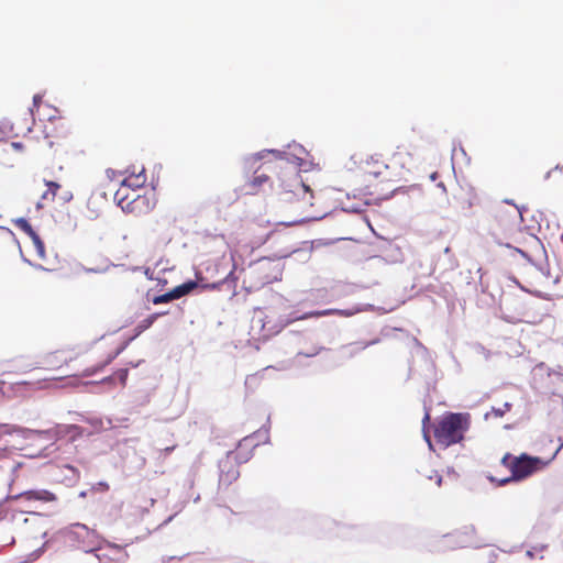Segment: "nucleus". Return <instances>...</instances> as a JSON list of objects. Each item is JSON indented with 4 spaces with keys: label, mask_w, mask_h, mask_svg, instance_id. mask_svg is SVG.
<instances>
[{
    "label": "nucleus",
    "mask_w": 563,
    "mask_h": 563,
    "mask_svg": "<svg viewBox=\"0 0 563 563\" xmlns=\"http://www.w3.org/2000/svg\"><path fill=\"white\" fill-rule=\"evenodd\" d=\"M47 189L42 195V200L54 201L57 191L60 189V185L55 181H45Z\"/></svg>",
    "instance_id": "19"
},
{
    "label": "nucleus",
    "mask_w": 563,
    "mask_h": 563,
    "mask_svg": "<svg viewBox=\"0 0 563 563\" xmlns=\"http://www.w3.org/2000/svg\"><path fill=\"white\" fill-rule=\"evenodd\" d=\"M427 420H429V415H428V413H426V416H424L423 423H424Z\"/></svg>",
    "instance_id": "39"
},
{
    "label": "nucleus",
    "mask_w": 563,
    "mask_h": 563,
    "mask_svg": "<svg viewBox=\"0 0 563 563\" xmlns=\"http://www.w3.org/2000/svg\"><path fill=\"white\" fill-rule=\"evenodd\" d=\"M273 172L277 175L276 194L284 205H294L295 210L300 216V221L312 218L308 213L309 208L313 206V194L311 189L302 183L299 173L294 167L285 166L274 167Z\"/></svg>",
    "instance_id": "1"
},
{
    "label": "nucleus",
    "mask_w": 563,
    "mask_h": 563,
    "mask_svg": "<svg viewBox=\"0 0 563 563\" xmlns=\"http://www.w3.org/2000/svg\"><path fill=\"white\" fill-rule=\"evenodd\" d=\"M199 496L195 497V503H197L199 500Z\"/></svg>",
    "instance_id": "43"
},
{
    "label": "nucleus",
    "mask_w": 563,
    "mask_h": 563,
    "mask_svg": "<svg viewBox=\"0 0 563 563\" xmlns=\"http://www.w3.org/2000/svg\"><path fill=\"white\" fill-rule=\"evenodd\" d=\"M332 313H338L343 317H350V316L354 314L355 311L354 310L327 309V310H320V311H312V312L306 313L305 316L297 317L296 319H306V318H310V317H322V316H328V314H332Z\"/></svg>",
    "instance_id": "15"
},
{
    "label": "nucleus",
    "mask_w": 563,
    "mask_h": 563,
    "mask_svg": "<svg viewBox=\"0 0 563 563\" xmlns=\"http://www.w3.org/2000/svg\"><path fill=\"white\" fill-rule=\"evenodd\" d=\"M41 102V97L38 95H35L33 97V103L34 106H38V103Z\"/></svg>",
    "instance_id": "33"
},
{
    "label": "nucleus",
    "mask_w": 563,
    "mask_h": 563,
    "mask_svg": "<svg viewBox=\"0 0 563 563\" xmlns=\"http://www.w3.org/2000/svg\"><path fill=\"white\" fill-rule=\"evenodd\" d=\"M48 454L46 453H41L40 456H44V457H47Z\"/></svg>",
    "instance_id": "42"
},
{
    "label": "nucleus",
    "mask_w": 563,
    "mask_h": 563,
    "mask_svg": "<svg viewBox=\"0 0 563 563\" xmlns=\"http://www.w3.org/2000/svg\"><path fill=\"white\" fill-rule=\"evenodd\" d=\"M88 422L91 423L97 429H108L112 427V421L109 418L106 419V422L103 421V419L99 418H91L88 420Z\"/></svg>",
    "instance_id": "21"
},
{
    "label": "nucleus",
    "mask_w": 563,
    "mask_h": 563,
    "mask_svg": "<svg viewBox=\"0 0 563 563\" xmlns=\"http://www.w3.org/2000/svg\"><path fill=\"white\" fill-rule=\"evenodd\" d=\"M59 471L62 475L56 476V479L60 483L67 486H73L79 481V472L75 467L70 465H64L59 468Z\"/></svg>",
    "instance_id": "12"
},
{
    "label": "nucleus",
    "mask_w": 563,
    "mask_h": 563,
    "mask_svg": "<svg viewBox=\"0 0 563 563\" xmlns=\"http://www.w3.org/2000/svg\"><path fill=\"white\" fill-rule=\"evenodd\" d=\"M464 191L465 197L459 199L460 207L462 209H471L473 206L478 203V197L474 192L473 188H467L466 190L462 189Z\"/></svg>",
    "instance_id": "16"
},
{
    "label": "nucleus",
    "mask_w": 563,
    "mask_h": 563,
    "mask_svg": "<svg viewBox=\"0 0 563 563\" xmlns=\"http://www.w3.org/2000/svg\"><path fill=\"white\" fill-rule=\"evenodd\" d=\"M147 180L145 169L142 168L139 173H133L125 177L121 183V188L125 191V188H132L133 190L139 189L145 185Z\"/></svg>",
    "instance_id": "11"
},
{
    "label": "nucleus",
    "mask_w": 563,
    "mask_h": 563,
    "mask_svg": "<svg viewBox=\"0 0 563 563\" xmlns=\"http://www.w3.org/2000/svg\"><path fill=\"white\" fill-rule=\"evenodd\" d=\"M225 466H227V463L220 464V468H221L220 483L229 485L239 477V472L236 468L232 467L227 473H224Z\"/></svg>",
    "instance_id": "18"
},
{
    "label": "nucleus",
    "mask_w": 563,
    "mask_h": 563,
    "mask_svg": "<svg viewBox=\"0 0 563 563\" xmlns=\"http://www.w3.org/2000/svg\"><path fill=\"white\" fill-rule=\"evenodd\" d=\"M173 450H174V448H173V446H172V448H166V449H165V452L168 454V453H170Z\"/></svg>",
    "instance_id": "36"
},
{
    "label": "nucleus",
    "mask_w": 563,
    "mask_h": 563,
    "mask_svg": "<svg viewBox=\"0 0 563 563\" xmlns=\"http://www.w3.org/2000/svg\"><path fill=\"white\" fill-rule=\"evenodd\" d=\"M238 459L240 460V462H246L249 457L247 456H245V457L238 456Z\"/></svg>",
    "instance_id": "35"
},
{
    "label": "nucleus",
    "mask_w": 563,
    "mask_h": 563,
    "mask_svg": "<svg viewBox=\"0 0 563 563\" xmlns=\"http://www.w3.org/2000/svg\"><path fill=\"white\" fill-rule=\"evenodd\" d=\"M69 540L77 542L78 547L86 552L96 550L99 545V537L95 530L84 523H73L65 530Z\"/></svg>",
    "instance_id": "5"
},
{
    "label": "nucleus",
    "mask_w": 563,
    "mask_h": 563,
    "mask_svg": "<svg viewBox=\"0 0 563 563\" xmlns=\"http://www.w3.org/2000/svg\"><path fill=\"white\" fill-rule=\"evenodd\" d=\"M435 176H437V173H433V174L431 175V178H432V179H435Z\"/></svg>",
    "instance_id": "41"
},
{
    "label": "nucleus",
    "mask_w": 563,
    "mask_h": 563,
    "mask_svg": "<svg viewBox=\"0 0 563 563\" xmlns=\"http://www.w3.org/2000/svg\"><path fill=\"white\" fill-rule=\"evenodd\" d=\"M64 136H65V133L57 135L56 139L59 140V139H63Z\"/></svg>",
    "instance_id": "38"
},
{
    "label": "nucleus",
    "mask_w": 563,
    "mask_h": 563,
    "mask_svg": "<svg viewBox=\"0 0 563 563\" xmlns=\"http://www.w3.org/2000/svg\"><path fill=\"white\" fill-rule=\"evenodd\" d=\"M79 496H80V497H85V496H86V493H85V492H81V493L79 494Z\"/></svg>",
    "instance_id": "40"
},
{
    "label": "nucleus",
    "mask_w": 563,
    "mask_h": 563,
    "mask_svg": "<svg viewBox=\"0 0 563 563\" xmlns=\"http://www.w3.org/2000/svg\"><path fill=\"white\" fill-rule=\"evenodd\" d=\"M70 194H67L65 197H64V200H69L70 199Z\"/></svg>",
    "instance_id": "37"
},
{
    "label": "nucleus",
    "mask_w": 563,
    "mask_h": 563,
    "mask_svg": "<svg viewBox=\"0 0 563 563\" xmlns=\"http://www.w3.org/2000/svg\"><path fill=\"white\" fill-rule=\"evenodd\" d=\"M262 321H263V320H262V318H261V317H254V318H253V320H252V322H253V327H254L255 324H261V327H262V328H264V324H262Z\"/></svg>",
    "instance_id": "31"
},
{
    "label": "nucleus",
    "mask_w": 563,
    "mask_h": 563,
    "mask_svg": "<svg viewBox=\"0 0 563 563\" xmlns=\"http://www.w3.org/2000/svg\"><path fill=\"white\" fill-rule=\"evenodd\" d=\"M16 498H21L27 501H42V503H53L57 500V497L54 493L47 489H31L21 493Z\"/></svg>",
    "instance_id": "10"
},
{
    "label": "nucleus",
    "mask_w": 563,
    "mask_h": 563,
    "mask_svg": "<svg viewBox=\"0 0 563 563\" xmlns=\"http://www.w3.org/2000/svg\"><path fill=\"white\" fill-rule=\"evenodd\" d=\"M374 342L368 343H352L349 345H344L341 349V353L345 357H353L355 354L361 352L362 350L366 349L368 345L373 344Z\"/></svg>",
    "instance_id": "17"
},
{
    "label": "nucleus",
    "mask_w": 563,
    "mask_h": 563,
    "mask_svg": "<svg viewBox=\"0 0 563 563\" xmlns=\"http://www.w3.org/2000/svg\"><path fill=\"white\" fill-rule=\"evenodd\" d=\"M250 445H253V446H256V445H257V443H256V444H254V443H253V437H246V438H244V439L240 442L239 448H240V449H242V448H244V446H250Z\"/></svg>",
    "instance_id": "27"
},
{
    "label": "nucleus",
    "mask_w": 563,
    "mask_h": 563,
    "mask_svg": "<svg viewBox=\"0 0 563 563\" xmlns=\"http://www.w3.org/2000/svg\"><path fill=\"white\" fill-rule=\"evenodd\" d=\"M435 482H437V485L440 486L442 483V476L435 474Z\"/></svg>",
    "instance_id": "34"
},
{
    "label": "nucleus",
    "mask_w": 563,
    "mask_h": 563,
    "mask_svg": "<svg viewBox=\"0 0 563 563\" xmlns=\"http://www.w3.org/2000/svg\"><path fill=\"white\" fill-rule=\"evenodd\" d=\"M200 284H180L179 286L175 287L174 289L163 294L151 297V292L148 291L146 294L147 300H151L154 305H161L170 302L175 299H179L183 296L189 294L192 289L198 287ZM203 288H211L214 289L217 284H201Z\"/></svg>",
    "instance_id": "6"
},
{
    "label": "nucleus",
    "mask_w": 563,
    "mask_h": 563,
    "mask_svg": "<svg viewBox=\"0 0 563 563\" xmlns=\"http://www.w3.org/2000/svg\"><path fill=\"white\" fill-rule=\"evenodd\" d=\"M58 124H62V122H59V121H58V122H51V123H49V125H46V126H45V133H46L45 139L47 140V144H48V146H51V147H52L56 142H55V141H53V140H49V136H51L49 131L55 130V129L57 128V125H58Z\"/></svg>",
    "instance_id": "22"
},
{
    "label": "nucleus",
    "mask_w": 563,
    "mask_h": 563,
    "mask_svg": "<svg viewBox=\"0 0 563 563\" xmlns=\"http://www.w3.org/2000/svg\"><path fill=\"white\" fill-rule=\"evenodd\" d=\"M549 462L550 461H544L537 456H530L526 453H522L519 456H512L507 453L501 459V464L510 470L511 476L503 479L500 484L504 485L510 482L522 481L536 472L543 470Z\"/></svg>",
    "instance_id": "2"
},
{
    "label": "nucleus",
    "mask_w": 563,
    "mask_h": 563,
    "mask_svg": "<svg viewBox=\"0 0 563 563\" xmlns=\"http://www.w3.org/2000/svg\"><path fill=\"white\" fill-rule=\"evenodd\" d=\"M271 177L266 174H257L245 185L246 194L255 195L262 188L264 184L269 181Z\"/></svg>",
    "instance_id": "13"
},
{
    "label": "nucleus",
    "mask_w": 563,
    "mask_h": 563,
    "mask_svg": "<svg viewBox=\"0 0 563 563\" xmlns=\"http://www.w3.org/2000/svg\"><path fill=\"white\" fill-rule=\"evenodd\" d=\"M320 351H321V347L320 349H314L313 351H311L309 353H305L303 355L307 356V357H311V356L317 355Z\"/></svg>",
    "instance_id": "32"
},
{
    "label": "nucleus",
    "mask_w": 563,
    "mask_h": 563,
    "mask_svg": "<svg viewBox=\"0 0 563 563\" xmlns=\"http://www.w3.org/2000/svg\"><path fill=\"white\" fill-rule=\"evenodd\" d=\"M166 313H167L166 311L155 312V313L150 314L147 318L143 319L142 321H140L139 324L135 327V334L133 338H131V340L139 336L142 332H144L145 330L151 328L153 325V323L157 320L158 317L164 316Z\"/></svg>",
    "instance_id": "14"
},
{
    "label": "nucleus",
    "mask_w": 563,
    "mask_h": 563,
    "mask_svg": "<svg viewBox=\"0 0 563 563\" xmlns=\"http://www.w3.org/2000/svg\"><path fill=\"white\" fill-rule=\"evenodd\" d=\"M128 373H129V372H128V369H126V368H122V369H120V371L117 373V376H118V378L120 379V382H121L122 384H125V380H126V378H128Z\"/></svg>",
    "instance_id": "28"
},
{
    "label": "nucleus",
    "mask_w": 563,
    "mask_h": 563,
    "mask_svg": "<svg viewBox=\"0 0 563 563\" xmlns=\"http://www.w3.org/2000/svg\"><path fill=\"white\" fill-rule=\"evenodd\" d=\"M510 409V404H504L503 408H493V412L496 417H503L506 411Z\"/></svg>",
    "instance_id": "25"
},
{
    "label": "nucleus",
    "mask_w": 563,
    "mask_h": 563,
    "mask_svg": "<svg viewBox=\"0 0 563 563\" xmlns=\"http://www.w3.org/2000/svg\"><path fill=\"white\" fill-rule=\"evenodd\" d=\"M517 285L519 286L520 290H522V291L536 295L539 298L548 299L547 295L540 290L532 289L530 287H526L523 284H517Z\"/></svg>",
    "instance_id": "23"
},
{
    "label": "nucleus",
    "mask_w": 563,
    "mask_h": 563,
    "mask_svg": "<svg viewBox=\"0 0 563 563\" xmlns=\"http://www.w3.org/2000/svg\"><path fill=\"white\" fill-rule=\"evenodd\" d=\"M289 367H290V363L289 362H282L277 366H267V367L264 368V371H268L271 368H276L278 371H286Z\"/></svg>",
    "instance_id": "26"
},
{
    "label": "nucleus",
    "mask_w": 563,
    "mask_h": 563,
    "mask_svg": "<svg viewBox=\"0 0 563 563\" xmlns=\"http://www.w3.org/2000/svg\"><path fill=\"white\" fill-rule=\"evenodd\" d=\"M389 166L380 159L379 156H369L363 167V173L367 177H373L382 181L391 180V174L388 172Z\"/></svg>",
    "instance_id": "7"
},
{
    "label": "nucleus",
    "mask_w": 563,
    "mask_h": 563,
    "mask_svg": "<svg viewBox=\"0 0 563 563\" xmlns=\"http://www.w3.org/2000/svg\"><path fill=\"white\" fill-rule=\"evenodd\" d=\"M14 225L23 231L32 241L35 253L40 258H45V245L38 234L33 230L32 225L24 218H19L14 220Z\"/></svg>",
    "instance_id": "9"
},
{
    "label": "nucleus",
    "mask_w": 563,
    "mask_h": 563,
    "mask_svg": "<svg viewBox=\"0 0 563 563\" xmlns=\"http://www.w3.org/2000/svg\"><path fill=\"white\" fill-rule=\"evenodd\" d=\"M110 267V263L108 262V260H103L101 263H99L98 265H93V266H85L84 268L87 271V272H92V273H103L106 271H108V268Z\"/></svg>",
    "instance_id": "20"
},
{
    "label": "nucleus",
    "mask_w": 563,
    "mask_h": 563,
    "mask_svg": "<svg viewBox=\"0 0 563 563\" xmlns=\"http://www.w3.org/2000/svg\"><path fill=\"white\" fill-rule=\"evenodd\" d=\"M118 354H119V351H118L115 354H113V355L109 356V358L106 361V363H104V364H102L100 367H98V368H92V369H87V371H86V373H85V375H86V376H89V375L95 374L96 372H98L99 369H101L102 367H104L107 364H109V363H110V362H111V361H112V360H113Z\"/></svg>",
    "instance_id": "24"
},
{
    "label": "nucleus",
    "mask_w": 563,
    "mask_h": 563,
    "mask_svg": "<svg viewBox=\"0 0 563 563\" xmlns=\"http://www.w3.org/2000/svg\"><path fill=\"white\" fill-rule=\"evenodd\" d=\"M468 429V415L449 413L434 430L437 441L445 448L463 440L464 432Z\"/></svg>",
    "instance_id": "3"
},
{
    "label": "nucleus",
    "mask_w": 563,
    "mask_h": 563,
    "mask_svg": "<svg viewBox=\"0 0 563 563\" xmlns=\"http://www.w3.org/2000/svg\"><path fill=\"white\" fill-rule=\"evenodd\" d=\"M405 155V153L402 152H395L394 155H393V159L394 161H399L401 163V167L405 168L406 167V163L401 161L402 156Z\"/></svg>",
    "instance_id": "29"
},
{
    "label": "nucleus",
    "mask_w": 563,
    "mask_h": 563,
    "mask_svg": "<svg viewBox=\"0 0 563 563\" xmlns=\"http://www.w3.org/2000/svg\"><path fill=\"white\" fill-rule=\"evenodd\" d=\"M423 437H424V440L427 441L428 445H429V449L430 450H433V445H432V442H431V439L430 437L427 434L426 431H423Z\"/></svg>",
    "instance_id": "30"
},
{
    "label": "nucleus",
    "mask_w": 563,
    "mask_h": 563,
    "mask_svg": "<svg viewBox=\"0 0 563 563\" xmlns=\"http://www.w3.org/2000/svg\"><path fill=\"white\" fill-rule=\"evenodd\" d=\"M114 200L124 212L133 216L147 214L155 206L153 196L129 195L128 192H124L123 189H118L115 191Z\"/></svg>",
    "instance_id": "4"
},
{
    "label": "nucleus",
    "mask_w": 563,
    "mask_h": 563,
    "mask_svg": "<svg viewBox=\"0 0 563 563\" xmlns=\"http://www.w3.org/2000/svg\"><path fill=\"white\" fill-rule=\"evenodd\" d=\"M80 434V427L76 424H58L49 430H33V439L41 438L45 440H52L62 439L66 435H70L71 439H75Z\"/></svg>",
    "instance_id": "8"
}]
</instances>
